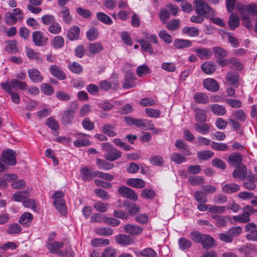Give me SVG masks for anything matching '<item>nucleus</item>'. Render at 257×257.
<instances>
[{"instance_id":"obj_1","label":"nucleus","mask_w":257,"mask_h":257,"mask_svg":"<svg viewBox=\"0 0 257 257\" xmlns=\"http://www.w3.org/2000/svg\"><path fill=\"white\" fill-rule=\"evenodd\" d=\"M63 246V243L61 241H57L50 239L46 243L47 248L52 253H56L62 256L68 255L72 257L74 255V252L71 249L60 250Z\"/></svg>"},{"instance_id":"obj_2","label":"nucleus","mask_w":257,"mask_h":257,"mask_svg":"<svg viewBox=\"0 0 257 257\" xmlns=\"http://www.w3.org/2000/svg\"><path fill=\"white\" fill-rule=\"evenodd\" d=\"M102 150L106 152L104 154V158L108 161H114L121 157V153L120 151L114 148L109 143H104L101 144Z\"/></svg>"},{"instance_id":"obj_3","label":"nucleus","mask_w":257,"mask_h":257,"mask_svg":"<svg viewBox=\"0 0 257 257\" xmlns=\"http://www.w3.org/2000/svg\"><path fill=\"white\" fill-rule=\"evenodd\" d=\"M124 121L128 125H134L146 130L155 129L153 122L147 119H136L131 116H126L124 117Z\"/></svg>"},{"instance_id":"obj_4","label":"nucleus","mask_w":257,"mask_h":257,"mask_svg":"<svg viewBox=\"0 0 257 257\" xmlns=\"http://www.w3.org/2000/svg\"><path fill=\"white\" fill-rule=\"evenodd\" d=\"M193 4L195 10L198 15H204L205 17L215 15V11L210 8L203 0H194Z\"/></svg>"},{"instance_id":"obj_5","label":"nucleus","mask_w":257,"mask_h":257,"mask_svg":"<svg viewBox=\"0 0 257 257\" xmlns=\"http://www.w3.org/2000/svg\"><path fill=\"white\" fill-rule=\"evenodd\" d=\"M243 212L237 216L233 217V219L236 222L246 223L250 220V214L255 211V209L251 206H246L243 208Z\"/></svg>"},{"instance_id":"obj_6","label":"nucleus","mask_w":257,"mask_h":257,"mask_svg":"<svg viewBox=\"0 0 257 257\" xmlns=\"http://www.w3.org/2000/svg\"><path fill=\"white\" fill-rule=\"evenodd\" d=\"M236 8L239 13H241L242 11L245 14L248 15H257V5L255 3H252L247 5H245L242 3H237Z\"/></svg>"},{"instance_id":"obj_7","label":"nucleus","mask_w":257,"mask_h":257,"mask_svg":"<svg viewBox=\"0 0 257 257\" xmlns=\"http://www.w3.org/2000/svg\"><path fill=\"white\" fill-rule=\"evenodd\" d=\"M58 16L62 22L67 25H70L73 20V17L70 14L69 9L66 7L60 10Z\"/></svg>"},{"instance_id":"obj_8","label":"nucleus","mask_w":257,"mask_h":257,"mask_svg":"<svg viewBox=\"0 0 257 257\" xmlns=\"http://www.w3.org/2000/svg\"><path fill=\"white\" fill-rule=\"evenodd\" d=\"M118 193L123 197L136 201L138 197L137 194L132 189L126 186H121L118 188Z\"/></svg>"},{"instance_id":"obj_9","label":"nucleus","mask_w":257,"mask_h":257,"mask_svg":"<svg viewBox=\"0 0 257 257\" xmlns=\"http://www.w3.org/2000/svg\"><path fill=\"white\" fill-rule=\"evenodd\" d=\"M77 109V107H73L63 112L62 116V121L65 125L70 124L72 123L74 114Z\"/></svg>"},{"instance_id":"obj_10","label":"nucleus","mask_w":257,"mask_h":257,"mask_svg":"<svg viewBox=\"0 0 257 257\" xmlns=\"http://www.w3.org/2000/svg\"><path fill=\"white\" fill-rule=\"evenodd\" d=\"M2 158L3 161L8 165H14L16 163L15 153L12 150H7L3 152Z\"/></svg>"},{"instance_id":"obj_11","label":"nucleus","mask_w":257,"mask_h":257,"mask_svg":"<svg viewBox=\"0 0 257 257\" xmlns=\"http://www.w3.org/2000/svg\"><path fill=\"white\" fill-rule=\"evenodd\" d=\"M33 40L34 44L37 46L44 45L47 41L43 33L40 31H35L32 35Z\"/></svg>"},{"instance_id":"obj_12","label":"nucleus","mask_w":257,"mask_h":257,"mask_svg":"<svg viewBox=\"0 0 257 257\" xmlns=\"http://www.w3.org/2000/svg\"><path fill=\"white\" fill-rule=\"evenodd\" d=\"M86 136L88 137L89 136L82 133L76 134L75 137L78 139L74 141V145L76 147H81L90 145V142L88 140L84 139Z\"/></svg>"},{"instance_id":"obj_13","label":"nucleus","mask_w":257,"mask_h":257,"mask_svg":"<svg viewBox=\"0 0 257 257\" xmlns=\"http://www.w3.org/2000/svg\"><path fill=\"white\" fill-rule=\"evenodd\" d=\"M203 85L206 89L212 92L217 91L219 88L217 82L213 78L205 79L203 82Z\"/></svg>"},{"instance_id":"obj_14","label":"nucleus","mask_w":257,"mask_h":257,"mask_svg":"<svg viewBox=\"0 0 257 257\" xmlns=\"http://www.w3.org/2000/svg\"><path fill=\"white\" fill-rule=\"evenodd\" d=\"M80 176L84 181H89L96 177V171H92L91 168L87 167L82 168L80 171Z\"/></svg>"},{"instance_id":"obj_15","label":"nucleus","mask_w":257,"mask_h":257,"mask_svg":"<svg viewBox=\"0 0 257 257\" xmlns=\"http://www.w3.org/2000/svg\"><path fill=\"white\" fill-rule=\"evenodd\" d=\"M250 174L249 172H247L246 167L243 166L234 170L232 173V176L234 178L242 180L243 178L246 179V176Z\"/></svg>"},{"instance_id":"obj_16","label":"nucleus","mask_w":257,"mask_h":257,"mask_svg":"<svg viewBox=\"0 0 257 257\" xmlns=\"http://www.w3.org/2000/svg\"><path fill=\"white\" fill-rule=\"evenodd\" d=\"M50 71L54 77L60 80H63L66 78L65 73L56 65H52L50 68Z\"/></svg>"},{"instance_id":"obj_17","label":"nucleus","mask_w":257,"mask_h":257,"mask_svg":"<svg viewBox=\"0 0 257 257\" xmlns=\"http://www.w3.org/2000/svg\"><path fill=\"white\" fill-rule=\"evenodd\" d=\"M194 52L196 53L198 57L201 59H208L212 57V54L208 48L195 49Z\"/></svg>"},{"instance_id":"obj_18","label":"nucleus","mask_w":257,"mask_h":257,"mask_svg":"<svg viewBox=\"0 0 257 257\" xmlns=\"http://www.w3.org/2000/svg\"><path fill=\"white\" fill-rule=\"evenodd\" d=\"M134 74L133 73L127 72L123 83V87L125 89H130L136 86L134 81Z\"/></svg>"},{"instance_id":"obj_19","label":"nucleus","mask_w":257,"mask_h":257,"mask_svg":"<svg viewBox=\"0 0 257 257\" xmlns=\"http://www.w3.org/2000/svg\"><path fill=\"white\" fill-rule=\"evenodd\" d=\"M28 75L30 79L34 82L37 83L41 82L43 77L39 71L36 69H31L28 70Z\"/></svg>"},{"instance_id":"obj_20","label":"nucleus","mask_w":257,"mask_h":257,"mask_svg":"<svg viewBox=\"0 0 257 257\" xmlns=\"http://www.w3.org/2000/svg\"><path fill=\"white\" fill-rule=\"evenodd\" d=\"M126 184L130 186L137 188L145 187V182L140 178H130L126 180Z\"/></svg>"},{"instance_id":"obj_21","label":"nucleus","mask_w":257,"mask_h":257,"mask_svg":"<svg viewBox=\"0 0 257 257\" xmlns=\"http://www.w3.org/2000/svg\"><path fill=\"white\" fill-rule=\"evenodd\" d=\"M240 189V186L235 183L225 184L222 187V191L227 194H232L237 192Z\"/></svg>"},{"instance_id":"obj_22","label":"nucleus","mask_w":257,"mask_h":257,"mask_svg":"<svg viewBox=\"0 0 257 257\" xmlns=\"http://www.w3.org/2000/svg\"><path fill=\"white\" fill-rule=\"evenodd\" d=\"M195 130L198 133L202 135L207 134L210 130L211 125L207 123H195L194 124Z\"/></svg>"},{"instance_id":"obj_23","label":"nucleus","mask_w":257,"mask_h":257,"mask_svg":"<svg viewBox=\"0 0 257 257\" xmlns=\"http://www.w3.org/2000/svg\"><path fill=\"white\" fill-rule=\"evenodd\" d=\"M242 160V157L240 154L233 153L229 155L228 162L233 166H237L241 164Z\"/></svg>"},{"instance_id":"obj_24","label":"nucleus","mask_w":257,"mask_h":257,"mask_svg":"<svg viewBox=\"0 0 257 257\" xmlns=\"http://www.w3.org/2000/svg\"><path fill=\"white\" fill-rule=\"evenodd\" d=\"M80 29L78 26H74L67 32L68 38L71 41L77 40L79 36Z\"/></svg>"},{"instance_id":"obj_25","label":"nucleus","mask_w":257,"mask_h":257,"mask_svg":"<svg viewBox=\"0 0 257 257\" xmlns=\"http://www.w3.org/2000/svg\"><path fill=\"white\" fill-rule=\"evenodd\" d=\"M125 231L132 235H137L141 233L142 231V228L137 225L132 224H126L123 227Z\"/></svg>"},{"instance_id":"obj_26","label":"nucleus","mask_w":257,"mask_h":257,"mask_svg":"<svg viewBox=\"0 0 257 257\" xmlns=\"http://www.w3.org/2000/svg\"><path fill=\"white\" fill-rule=\"evenodd\" d=\"M33 219V215L29 212H25L21 215L19 222L24 226L27 227L30 225Z\"/></svg>"},{"instance_id":"obj_27","label":"nucleus","mask_w":257,"mask_h":257,"mask_svg":"<svg viewBox=\"0 0 257 257\" xmlns=\"http://www.w3.org/2000/svg\"><path fill=\"white\" fill-rule=\"evenodd\" d=\"M116 241L120 244L126 246L133 243V239L125 234H119L115 237Z\"/></svg>"},{"instance_id":"obj_28","label":"nucleus","mask_w":257,"mask_h":257,"mask_svg":"<svg viewBox=\"0 0 257 257\" xmlns=\"http://www.w3.org/2000/svg\"><path fill=\"white\" fill-rule=\"evenodd\" d=\"M173 45L177 49H182L191 47L192 42L188 40L176 39L173 42Z\"/></svg>"},{"instance_id":"obj_29","label":"nucleus","mask_w":257,"mask_h":257,"mask_svg":"<svg viewBox=\"0 0 257 257\" xmlns=\"http://www.w3.org/2000/svg\"><path fill=\"white\" fill-rule=\"evenodd\" d=\"M212 112L216 115H224L226 113L225 107L217 103L210 105Z\"/></svg>"},{"instance_id":"obj_30","label":"nucleus","mask_w":257,"mask_h":257,"mask_svg":"<svg viewBox=\"0 0 257 257\" xmlns=\"http://www.w3.org/2000/svg\"><path fill=\"white\" fill-rule=\"evenodd\" d=\"M254 182V178L252 174L248 175L246 176L245 181L243 183V187L248 190H254L256 187V185Z\"/></svg>"},{"instance_id":"obj_31","label":"nucleus","mask_w":257,"mask_h":257,"mask_svg":"<svg viewBox=\"0 0 257 257\" xmlns=\"http://www.w3.org/2000/svg\"><path fill=\"white\" fill-rule=\"evenodd\" d=\"M18 178V176L14 174H7L4 175V178H0V187L5 188L7 186V180H15Z\"/></svg>"},{"instance_id":"obj_32","label":"nucleus","mask_w":257,"mask_h":257,"mask_svg":"<svg viewBox=\"0 0 257 257\" xmlns=\"http://www.w3.org/2000/svg\"><path fill=\"white\" fill-rule=\"evenodd\" d=\"M201 69L202 71L207 74H210L213 73L216 70V65L209 62H205L201 65Z\"/></svg>"},{"instance_id":"obj_33","label":"nucleus","mask_w":257,"mask_h":257,"mask_svg":"<svg viewBox=\"0 0 257 257\" xmlns=\"http://www.w3.org/2000/svg\"><path fill=\"white\" fill-rule=\"evenodd\" d=\"M118 84L116 81L110 82L107 80H103L99 83L100 88L103 90H108L109 89H116Z\"/></svg>"},{"instance_id":"obj_34","label":"nucleus","mask_w":257,"mask_h":257,"mask_svg":"<svg viewBox=\"0 0 257 257\" xmlns=\"http://www.w3.org/2000/svg\"><path fill=\"white\" fill-rule=\"evenodd\" d=\"M103 46L99 42L90 44L88 46L89 52L93 55L98 54L103 50Z\"/></svg>"},{"instance_id":"obj_35","label":"nucleus","mask_w":257,"mask_h":257,"mask_svg":"<svg viewBox=\"0 0 257 257\" xmlns=\"http://www.w3.org/2000/svg\"><path fill=\"white\" fill-rule=\"evenodd\" d=\"M195 111V119L197 121L205 122L207 120L206 111L200 108H196Z\"/></svg>"},{"instance_id":"obj_36","label":"nucleus","mask_w":257,"mask_h":257,"mask_svg":"<svg viewBox=\"0 0 257 257\" xmlns=\"http://www.w3.org/2000/svg\"><path fill=\"white\" fill-rule=\"evenodd\" d=\"M183 33L187 35L189 37H196L199 34V30L198 28L194 27H185L182 29Z\"/></svg>"},{"instance_id":"obj_37","label":"nucleus","mask_w":257,"mask_h":257,"mask_svg":"<svg viewBox=\"0 0 257 257\" xmlns=\"http://www.w3.org/2000/svg\"><path fill=\"white\" fill-rule=\"evenodd\" d=\"M96 164L100 169L109 170L114 167V164L108 163L104 160L100 159H96Z\"/></svg>"},{"instance_id":"obj_38","label":"nucleus","mask_w":257,"mask_h":257,"mask_svg":"<svg viewBox=\"0 0 257 257\" xmlns=\"http://www.w3.org/2000/svg\"><path fill=\"white\" fill-rule=\"evenodd\" d=\"M212 51L215 57L218 58H225L228 56L227 51L221 47L216 46L212 48Z\"/></svg>"},{"instance_id":"obj_39","label":"nucleus","mask_w":257,"mask_h":257,"mask_svg":"<svg viewBox=\"0 0 257 257\" xmlns=\"http://www.w3.org/2000/svg\"><path fill=\"white\" fill-rule=\"evenodd\" d=\"M97 19L104 24L110 25L112 24L113 21L106 14L102 12H98L96 14Z\"/></svg>"},{"instance_id":"obj_40","label":"nucleus","mask_w":257,"mask_h":257,"mask_svg":"<svg viewBox=\"0 0 257 257\" xmlns=\"http://www.w3.org/2000/svg\"><path fill=\"white\" fill-rule=\"evenodd\" d=\"M102 132L110 137H115L117 135L114 131V127L109 124H105L102 126Z\"/></svg>"},{"instance_id":"obj_41","label":"nucleus","mask_w":257,"mask_h":257,"mask_svg":"<svg viewBox=\"0 0 257 257\" xmlns=\"http://www.w3.org/2000/svg\"><path fill=\"white\" fill-rule=\"evenodd\" d=\"M211 218L216 220V225L219 227L225 226L228 219L227 216H222L218 215H212Z\"/></svg>"},{"instance_id":"obj_42","label":"nucleus","mask_w":257,"mask_h":257,"mask_svg":"<svg viewBox=\"0 0 257 257\" xmlns=\"http://www.w3.org/2000/svg\"><path fill=\"white\" fill-rule=\"evenodd\" d=\"M179 248L182 250H187L192 245L191 241L184 237L180 238L178 239Z\"/></svg>"},{"instance_id":"obj_43","label":"nucleus","mask_w":257,"mask_h":257,"mask_svg":"<svg viewBox=\"0 0 257 257\" xmlns=\"http://www.w3.org/2000/svg\"><path fill=\"white\" fill-rule=\"evenodd\" d=\"M54 205L57 210L62 214H65L67 212V207L64 200L54 201Z\"/></svg>"},{"instance_id":"obj_44","label":"nucleus","mask_w":257,"mask_h":257,"mask_svg":"<svg viewBox=\"0 0 257 257\" xmlns=\"http://www.w3.org/2000/svg\"><path fill=\"white\" fill-rule=\"evenodd\" d=\"M29 196V193L28 191H18L14 194L13 199L16 201L21 202Z\"/></svg>"},{"instance_id":"obj_45","label":"nucleus","mask_w":257,"mask_h":257,"mask_svg":"<svg viewBox=\"0 0 257 257\" xmlns=\"http://www.w3.org/2000/svg\"><path fill=\"white\" fill-rule=\"evenodd\" d=\"M194 99L197 103L206 104L209 102L208 97L202 93H196L194 95Z\"/></svg>"},{"instance_id":"obj_46","label":"nucleus","mask_w":257,"mask_h":257,"mask_svg":"<svg viewBox=\"0 0 257 257\" xmlns=\"http://www.w3.org/2000/svg\"><path fill=\"white\" fill-rule=\"evenodd\" d=\"M205 237L203 238L200 243L205 248L211 247L214 245V239L209 235L205 234Z\"/></svg>"},{"instance_id":"obj_47","label":"nucleus","mask_w":257,"mask_h":257,"mask_svg":"<svg viewBox=\"0 0 257 257\" xmlns=\"http://www.w3.org/2000/svg\"><path fill=\"white\" fill-rule=\"evenodd\" d=\"M64 40L61 36H57L54 38L52 41V46L56 49H60L63 47Z\"/></svg>"},{"instance_id":"obj_48","label":"nucleus","mask_w":257,"mask_h":257,"mask_svg":"<svg viewBox=\"0 0 257 257\" xmlns=\"http://www.w3.org/2000/svg\"><path fill=\"white\" fill-rule=\"evenodd\" d=\"M123 206L128 210V213L131 215H135L140 210L139 206L135 203L127 204L125 203L123 204Z\"/></svg>"},{"instance_id":"obj_49","label":"nucleus","mask_w":257,"mask_h":257,"mask_svg":"<svg viewBox=\"0 0 257 257\" xmlns=\"http://www.w3.org/2000/svg\"><path fill=\"white\" fill-rule=\"evenodd\" d=\"M11 84L13 87L18 88L22 90H26L27 88V83L24 81H21L17 79H13L11 81Z\"/></svg>"},{"instance_id":"obj_50","label":"nucleus","mask_w":257,"mask_h":257,"mask_svg":"<svg viewBox=\"0 0 257 257\" xmlns=\"http://www.w3.org/2000/svg\"><path fill=\"white\" fill-rule=\"evenodd\" d=\"M239 21L238 17L232 14L229 17L228 25L231 29L233 30L239 26Z\"/></svg>"},{"instance_id":"obj_51","label":"nucleus","mask_w":257,"mask_h":257,"mask_svg":"<svg viewBox=\"0 0 257 257\" xmlns=\"http://www.w3.org/2000/svg\"><path fill=\"white\" fill-rule=\"evenodd\" d=\"M98 36V32L96 28L92 27L86 32V37L89 41L95 40Z\"/></svg>"},{"instance_id":"obj_52","label":"nucleus","mask_w":257,"mask_h":257,"mask_svg":"<svg viewBox=\"0 0 257 257\" xmlns=\"http://www.w3.org/2000/svg\"><path fill=\"white\" fill-rule=\"evenodd\" d=\"M171 160L175 163L180 164L182 163L185 162L186 161V158L178 153H174L170 156Z\"/></svg>"},{"instance_id":"obj_53","label":"nucleus","mask_w":257,"mask_h":257,"mask_svg":"<svg viewBox=\"0 0 257 257\" xmlns=\"http://www.w3.org/2000/svg\"><path fill=\"white\" fill-rule=\"evenodd\" d=\"M214 153L210 151H202L197 153V156L199 159L207 160L213 157Z\"/></svg>"},{"instance_id":"obj_54","label":"nucleus","mask_w":257,"mask_h":257,"mask_svg":"<svg viewBox=\"0 0 257 257\" xmlns=\"http://www.w3.org/2000/svg\"><path fill=\"white\" fill-rule=\"evenodd\" d=\"M188 182L193 186L203 184L204 183V179L199 176H191L188 179Z\"/></svg>"},{"instance_id":"obj_55","label":"nucleus","mask_w":257,"mask_h":257,"mask_svg":"<svg viewBox=\"0 0 257 257\" xmlns=\"http://www.w3.org/2000/svg\"><path fill=\"white\" fill-rule=\"evenodd\" d=\"M242 20V25L247 29L252 28V24L248 15L245 14L244 12L240 13Z\"/></svg>"},{"instance_id":"obj_56","label":"nucleus","mask_w":257,"mask_h":257,"mask_svg":"<svg viewBox=\"0 0 257 257\" xmlns=\"http://www.w3.org/2000/svg\"><path fill=\"white\" fill-rule=\"evenodd\" d=\"M150 73V69L146 65H140L137 68V74L139 77H144Z\"/></svg>"},{"instance_id":"obj_57","label":"nucleus","mask_w":257,"mask_h":257,"mask_svg":"<svg viewBox=\"0 0 257 257\" xmlns=\"http://www.w3.org/2000/svg\"><path fill=\"white\" fill-rule=\"evenodd\" d=\"M77 14L84 19H89L92 15L91 12L87 9H83L82 7H78L76 9Z\"/></svg>"},{"instance_id":"obj_58","label":"nucleus","mask_w":257,"mask_h":257,"mask_svg":"<svg viewBox=\"0 0 257 257\" xmlns=\"http://www.w3.org/2000/svg\"><path fill=\"white\" fill-rule=\"evenodd\" d=\"M226 207L223 206L212 205L210 204L209 212L210 213L221 214L225 212Z\"/></svg>"},{"instance_id":"obj_59","label":"nucleus","mask_w":257,"mask_h":257,"mask_svg":"<svg viewBox=\"0 0 257 257\" xmlns=\"http://www.w3.org/2000/svg\"><path fill=\"white\" fill-rule=\"evenodd\" d=\"M62 28L61 25L57 22H54L49 26L48 31L53 34H58L61 31Z\"/></svg>"},{"instance_id":"obj_60","label":"nucleus","mask_w":257,"mask_h":257,"mask_svg":"<svg viewBox=\"0 0 257 257\" xmlns=\"http://www.w3.org/2000/svg\"><path fill=\"white\" fill-rule=\"evenodd\" d=\"M108 205L102 202H97L93 204L94 208L98 212H105L108 209Z\"/></svg>"},{"instance_id":"obj_61","label":"nucleus","mask_w":257,"mask_h":257,"mask_svg":"<svg viewBox=\"0 0 257 257\" xmlns=\"http://www.w3.org/2000/svg\"><path fill=\"white\" fill-rule=\"evenodd\" d=\"M230 67L233 69L238 70H241L243 69V66L241 62H240L237 58L233 57L230 58Z\"/></svg>"},{"instance_id":"obj_62","label":"nucleus","mask_w":257,"mask_h":257,"mask_svg":"<svg viewBox=\"0 0 257 257\" xmlns=\"http://www.w3.org/2000/svg\"><path fill=\"white\" fill-rule=\"evenodd\" d=\"M21 231V227L18 223L11 224L9 226L7 232L9 234L19 233Z\"/></svg>"},{"instance_id":"obj_63","label":"nucleus","mask_w":257,"mask_h":257,"mask_svg":"<svg viewBox=\"0 0 257 257\" xmlns=\"http://www.w3.org/2000/svg\"><path fill=\"white\" fill-rule=\"evenodd\" d=\"M140 254L143 256L157 257V252L151 248H146L140 252Z\"/></svg>"},{"instance_id":"obj_64","label":"nucleus","mask_w":257,"mask_h":257,"mask_svg":"<svg viewBox=\"0 0 257 257\" xmlns=\"http://www.w3.org/2000/svg\"><path fill=\"white\" fill-rule=\"evenodd\" d=\"M101 257H116V250L112 247H108L105 249Z\"/></svg>"}]
</instances>
